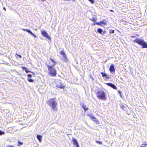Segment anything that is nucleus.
I'll list each match as a JSON object with an SVG mask.
<instances>
[{
	"label": "nucleus",
	"mask_w": 147,
	"mask_h": 147,
	"mask_svg": "<svg viewBox=\"0 0 147 147\" xmlns=\"http://www.w3.org/2000/svg\"><path fill=\"white\" fill-rule=\"evenodd\" d=\"M49 59L50 61L52 62L53 64L52 65H50L49 64H46L49 71L48 74L51 76L55 77L57 75V73L56 70L54 67L55 65L57 64V62L55 60L51 58H50Z\"/></svg>",
	"instance_id": "obj_1"
},
{
	"label": "nucleus",
	"mask_w": 147,
	"mask_h": 147,
	"mask_svg": "<svg viewBox=\"0 0 147 147\" xmlns=\"http://www.w3.org/2000/svg\"><path fill=\"white\" fill-rule=\"evenodd\" d=\"M47 104L53 111H57V103L55 100V98H53L49 99L47 101Z\"/></svg>",
	"instance_id": "obj_2"
},
{
	"label": "nucleus",
	"mask_w": 147,
	"mask_h": 147,
	"mask_svg": "<svg viewBox=\"0 0 147 147\" xmlns=\"http://www.w3.org/2000/svg\"><path fill=\"white\" fill-rule=\"evenodd\" d=\"M96 97L98 99L103 100L107 99L106 94L105 92L101 90L95 92Z\"/></svg>",
	"instance_id": "obj_3"
},
{
	"label": "nucleus",
	"mask_w": 147,
	"mask_h": 147,
	"mask_svg": "<svg viewBox=\"0 0 147 147\" xmlns=\"http://www.w3.org/2000/svg\"><path fill=\"white\" fill-rule=\"evenodd\" d=\"M133 42L137 43L140 45L142 46V48H147V43L143 39L136 38L133 41Z\"/></svg>",
	"instance_id": "obj_4"
},
{
	"label": "nucleus",
	"mask_w": 147,
	"mask_h": 147,
	"mask_svg": "<svg viewBox=\"0 0 147 147\" xmlns=\"http://www.w3.org/2000/svg\"><path fill=\"white\" fill-rule=\"evenodd\" d=\"M60 54L62 55L63 57L62 59L63 61L65 62H67L68 61V59L67 58L66 55L64 51L62 50L60 52Z\"/></svg>",
	"instance_id": "obj_5"
},
{
	"label": "nucleus",
	"mask_w": 147,
	"mask_h": 147,
	"mask_svg": "<svg viewBox=\"0 0 147 147\" xmlns=\"http://www.w3.org/2000/svg\"><path fill=\"white\" fill-rule=\"evenodd\" d=\"M41 34L42 35L47 38L49 40H51V38L48 35V34L45 30H42L41 31Z\"/></svg>",
	"instance_id": "obj_6"
},
{
	"label": "nucleus",
	"mask_w": 147,
	"mask_h": 147,
	"mask_svg": "<svg viewBox=\"0 0 147 147\" xmlns=\"http://www.w3.org/2000/svg\"><path fill=\"white\" fill-rule=\"evenodd\" d=\"M101 24L105 25H106L107 24L106 20L105 19H103L102 21H100L99 22H96L94 23L93 24L95 25L96 24L98 25H101Z\"/></svg>",
	"instance_id": "obj_7"
},
{
	"label": "nucleus",
	"mask_w": 147,
	"mask_h": 147,
	"mask_svg": "<svg viewBox=\"0 0 147 147\" xmlns=\"http://www.w3.org/2000/svg\"><path fill=\"white\" fill-rule=\"evenodd\" d=\"M89 117L92 119V120L94 122H95L97 124H99V122L98 120H97L96 118L92 115H89Z\"/></svg>",
	"instance_id": "obj_8"
},
{
	"label": "nucleus",
	"mask_w": 147,
	"mask_h": 147,
	"mask_svg": "<svg viewBox=\"0 0 147 147\" xmlns=\"http://www.w3.org/2000/svg\"><path fill=\"white\" fill-rule=\"evenodd\" d=\"M57 87L61 89H63L65 86L61 82H59L57 84Z\"/></svg>",
	"instance_id": "obj_9"
},
{
	"label": "nucleus",
	"mask_w": 147,
	"mask_h": 147,
	"mask_svg": "<svg viewBox=\"0 0 147 147\" xmlns=\"http://www.w3.org/2000/svg\"><path fill=\"white\" fill-rule=\"evenodd\" d=\"M109 70L111 73H114L115 72V69L113 65L112 64L110 66Z\"/></svg>",
	"instance_id": "obj_10"
},
{
	"label": "nucleus",
	"mask_w": 147,
	"mask_h": 147,
	"mask_svg": "<svg viewBox=\"0 0 147 147\" xmlns=\"http://www.w3.org/2000/svg\"><path fill=\"white\" fill-rule=\"evenodd\" d=\"M72 140L74 145H76V147H80L77 140L74 138H72Z\"/></svg>",
	"instance_id": "obj_11"
},
{
	"label": "nucleus",
	"mask_w": 147,
	"mask_h": 147,
	"mask_svg": "<svg viewBox=\"0 0 147 147\" xmlns=\"http://www.w3.org/2000/svg\"><path fill=\"white\" fill-rule=\"evenodd\" d=\"M22 30L24 31H26L29 33H30L34 37H36V36L32 32L30 31V30L29 29H22Z\"/></svg>",
	"instance_id": "obj_12"
},
{
	"label": "nucleus",
	"mask_w": 147,
	"mask_h": 147,
	"mask_svg": "<svg viewBox=\"0 0 147 147\" xmlns=\"http://www.w3.org/2000/svg\"><path fill=\"white\" fill-rule=\"evenodd\" d=\"M81 107L83 108V109L85 111H86V110L88 109V107H86V106L84 105V103L82 104L81 105Z\"/></svg>",
	"instance_id": "obj_13"
},
{
	"label": "nucleus",
	"mask_w": 147,
	"mask_h": 147,
	"mask_svg": "<svg viewBox=\"0 0 147 147\" xmlns=\"http://www.w3.org/2000/svg\"><path fill=\"white\" fill-rule=\"evenodd\" d=\"M36 137L40 142H41V141L42 138V136L37 135L36 136Z\"/></svg>",
	"instance_id": "obj_14"
},
{
	"label": "nucleus",
	"mask_w": 147,
	"mask_h": 147,
	"mask_svg": "<svg viewBox=\"0 0 147 147\" xmlns=\"http://www.w3.org/2000/svg\"><path fill=\"white\" fill-rule=\"evenodd\" d=\"M90 20L93 22H95L97 20V18H92L90 19Z\"/></svg>",
	"instance_id": "obj_15"
},
{
	"label": "nucleus",
	"mask_w": 147,
	"mask_h": 147,
	"mask_svg": "<svg viewBox=\"0 0 147 147\" xmlns=\"http://www.w3.org/2000/svg\"><path fill=\"white\" fill-rule=\"evenodd\" d=\"M98 32L101 34L102 32V30L100 28H98Z\"/></svg>",
	"instance_id": "obj_16"
},
{
	"label": "nucleus",
	"mask_w": 147,
	"mask_h": 147,
	"mask_svg": "<svg viewBox=\"0 0 147 147\" xmlns=\"http://www.w3.org/2000/svg\"><path fill=\"white\" fill-rule=\"evenodd\" d=\"M100 73L103 77H105L107 76V74L105 73L101 72Z\"/></svg>",
	"instance_id": "obj_17"
},
{
	"label": "nucleus",
	"mask_w": 147,
	"mask_h": 147,
	"mask_svg": "<svg viewBox=\"0 0 147 147\" xmlns=\"http://www.w3.org/2000/svg\"><path fill=\"white\" fill-rule=\"evenodd\" d=\"M27 80L28 82H32L34 81V80L30 78L27 79Z\"/></svg>",
	"instance_id": "obj_18"
},
{
	"label": "nucleus",
	"mask_w": 147,
	"mask_h": 147,
	"mask_svg": "<svg viewBox=\"0 0 147 147\" xmlns=\"http://www.w3.org/2000/svg\"><path fill=\"white\" fill-rule=\"evenodd\" d=\"M18 146H20L21 145L23 144V143L21 142L20 141H18Z\"/></svg>",
	"instance_id": "obj_19"
},
{
	"label": "nucleus",
	"mask_w": 147,
	"mask_h": 147,
	"mask_svg": "<svg viewBox=\"0 0 147 147\" xmlns=\"http://www.w3.org/2000/svg\"><path fill=\"white\" fill-rule=\"evenodd\" d=\"M111 87L114 89H117V88L113 84L112 85Z\"/></svg>",
	"instance_id": "obj_20"
},
{
	"label": "nucleus",
	"mask_w": 147,
	"mask_h": 147,
	"mask_svg": "<svg viewBox=\"0 0 147 147\" xmlns=\"http://www.w3.org/2000/svg\"><path fill=\"white\" fill-rule=\"evenodd\" d=\"M109 32L110 34L114 33L115 32V31L114 30H110Z\"/></svg>",
	"instance_id": "obj_21"
},
{
	"label": "nucleus",
	"mask_w": 147,
	"mask_h": 147,
	"mask_svg": "<svg viewBox=\"0 0 147 147\" xmlns=\"http://www.w3.org/2000/svg\"><path fill=\"white\" fill-rule=\"evenodd\" d=\"M5 134V132H4L0 130V135H4Z\"/></svg>",
	"instance_id": "obj_22"
},
{
	"label": "nucleus",
	"mask_w": 147,
	"mask_h": 147,
	"mask_svg": "<svg viewBox=\"0 0 147 147\" xmlns=\"http://www.w3.org/2000/svg\"><path fill=\"white\" fill-rule=\"evenodd\" d=\"M96 142L97 143L100 144H102V142L96 140Z\"/></svg>",
	"instance_id": "obj_23"
},
{
	"label": "nucleus",
	"mask_w": 147,
	"mask_h": 147,
	"mask_svg": "<svg viewBox=\"0 0 147 147\" xmlns=\"http://www.w3.org/2000/svg\"><path fill=\"white\" fill-rule=\"evenodd\" d=\"M21 68H22L23 70H24L25 71H26V70L28 69L26 67H21Z\"/></svg>",
	"instance_id": "obj_24"
},
{
	"label": "nucleus",
	"mask_w": 147,
	"mask_h": 147,
	"mask_svg": "<svg viewBox=\"0 0 147 147\" xmlns=\"http://www.w3.org/2000/svg\"><path fill=\"white\" fill-rule=\"evenodd\" d=\"M21 68H22L23 70H24L25 71H26V70L28 69L26 67H21Z\"/></svg>",
	"instance_id": "obj_25"
},
{
	"label": "nucleus",
	"mask_w": 147,
	"mask_h": 147,
	"mask_svg": "<svg viewBox=\"0 0 147 147\" xmlns=\"http://www.w3.org/2000/svg\"><path fill=\"white\" fill-rule=\"evenodd\" d=\"M106 84L107 85H108V86H110L111 87L112 85L113 84L112 83H106Z\"/></svg>",
	"instance_id": "obj_26"
},
{
	"label": "nucleus",
	"mask_w": 147,
	"mask_h": 147,
	"mask_svg": "<svg viewBox=\"0 0 147 147\" xmlns=\"http://www.w3.org/2000/svg\"><path fill=\"white\" fill-rule=\"evenodd\" d=\"M16 55H17L18 57H19L20 58H22V56L20 55H19L17 53H16L15 54V56Z\"/></svg>",
	"instance_id": "obj_27"
},
{
	"label": "nucleus",
	"mask_w": 147,
	"mask_h": 147,
	"mask_svg": "<svg viewBox=\"0 0 147 147\" xmlns=\"http://www.w3.org/2000/svg\"><path fill=\"white\" fill-rule=\"evenodd\" d=\"M121 107L122 109L123 110L124 108L125 107V106L124 105L122 104L121 105Z\"/></svg>",
	"instance_id": "obj_28"
},
{
	"label": "nucleus",
	"mask_w": 147,
	"mask_h": 147,
	"mask_svg": "<svg viewBox=\"0 0 147 147\" xmlns=\"http://www.w3.org/2000/svg\"><path fill=\"white\" fill-rule=\"evenodd\" d=\"M143 147H146L147 146V144H144L142 145Z\"/></svg>",
	"instance_id": "obj_29"
},
{
	"label": "nucleus",
	"mask_w": 147,
	"mask_h": 147,
	"mask_svg": "<svg viewBox=\"0 0 147 147\" xmlns=\"http://www.w3.org/2000/svg\"><path fill=\"white\" fill-rule=\"evenodd\" d=\"M90 1L92 3H94V0H88Z\"/></svg>",
	"instance_id": "obj_30"
},
{
	"label": "nucleus",
	"mask_w": 147,
	"mask_h": 147,
	"mask_svg": "<svg viewBox=\"0 0 147 147\" xmlns=\"http://www.w3.org/2000/svg\"><path fill=\"white\" fill-rule=\"evenodd\" d=\"M27 76L28 77L30 78L32 76L30 74H28L27 75Z\"/></svg>",
	"instance_id": "obj_31"
},
{
	"label": "nucleus",
	"mask_w": 147,
	"mask_h": 147,
	"mask_svg": "<svg viewBox=\"0 0 147 147\" xmlns=\"http://www.w3.org/2000/svg\"><path fill=\"white\" fill-rule=\"evenodd\" d=\"M118 92L120 94V96H121V94H122V92H121V91H118Z\"/></svg>",
	"instance_id": "obj_32"
},
{
	"label": "nucleus",
	"mask_w": 147,
	"mask_h": 147,
	"mask_svg": "<svg viewBox=\"0 0 147 147\" xmlns=\"http://www.w3.org/2000/svg\"><path fill=\"white\" fill-rule=\"evenodd\" d=\"M25 72L26 73L30 72V71L28 70L27 69L25 71Z\"/></svg>",
	"instance_id": "obj_33"
},
{
	"label": "nucleus",
	"mask_w": 147,
	"mask_h": 147,
	"mask_svg": "<svg viewBox=\"0 0 147 147\" xmlns=\"http://www.w3.org/2000/svg\"><path fill=\"white\" fill-rule=\"evenodd\" d=\"M7 147H14V146L12 145H10L8 146Z\"/></svg>",
	"instance_id": "obj_34"
},
{
	"label": "nucleus",
	"mask_w": 147,
	"mask_h": 147,
	"mask_svg": "<svg viewBox=\"0 0 147 147\" xmlns=\"http://www.w3.org/2000/svg\"><path fill=\"white\" fill-rule=\"evenodd\" d=\"M135 37V36H131V38H134Z\"/></svg>",
	"instance_id": "obj_35"
},
{
	"label": "nucleus",
	"mask_w": 147,
	"mask_h": 147,
	"mask_svg": "<svg viewBox=\"0 0 147 147\" xmlns=\"http://www.w3.org/2000/svg\"><path fill=\"white\" fill-rule=\"evenodd\" d=\"M109 11H111L112 12H114V11L110 9V10Z\"/></svg>",
	"instance_id": "obj_36"
},
{
	"label": "nucleus",
	"mask_w": 147,
	"mask_h": 147,
	"mask_svg": "<svg viewBox=\"0 0 147 147\" xmlns=\"http://www.w3.org/2000/svg\"><path fill=\"white\" fill-rule=\"evenodd\" d=\"M106 78H107V79H109V76H107L106 77Z\"/></svg>",
	"instance_id": "obj_37"
},
{
	"label": "nucleus",
	"mask_w": 147,
	"mask_h": 147,
	"mask_svg": "<svg viewBox=\"0 0 147 147\" xmlns=\"http://www.w3.org/2000/svg\"><path fill=\"white\" fill-rule=\"evenodd\" d=\"M3 9L5 10V11H6V9L4 7L3 8Z\"/></svg>",
	"instance_id": "obj_38"
},
{
	"label": "nucleus",
	"mask_w": 147,
	"mask_h": 147,
	"mask_svg": "<svg viewBox=\"0 0 147 147\" xmlns=\"http://www.w3.org/2000/svg\"><path fill=\"white\" fill-rule=\"evenodd\" d=\"M30 72L31 73H32V74H34V73L33 72H31V71H30Z\"/></svg>",
	"instance_id": "obj_39"
},
{
	"label": "nucleus",
	"mask_w": 147,
	"mask_h": 147,
	"mask_svg": "<svg viewBox=\"0 0 147 147\" xmlns=\"http://www.w3.org/2000/svg\"><path fill=\"white\" fill-rule=\"evenodd\" d=\"M49 64H51V63H50V62L49 63Z\"/></svg>",
	"instance_id": "obj_40"
},
{
	"label": "nucleus",
	"mask_w": 147,
	"mask_h": 147,
	"mask_svg": "<svg viewBox=\"0 0 147 147\" xmlns=\"http://www.w3.org/2000/svg\"><path fill=\"white\" fill-rule=\"evenodd\" d=\"M140 147H142V146L141 145V146H140Z\"/></svg>",
	"instance_id": "obj_41"
},
{
	"label": "nucleus",
	"mask_w": 147,
	"mask_h": 147,
	"mask_svg": "<svg viewBox=\"0 0 147 147\" xmlns=\"http://www.w3.org/2000/svg\"><path fill=\"white\" fill-rule=\"evenodd\" d=\"M74 1H75L76 0H73Z\"/></svg>",
	"instance_id": "obj_42"
},
{
	"label": "nucleus",
	"mask_w": 147,
	"mask_h": 147,
	"mask_svg": "<svg viewBox=\"0 0 147 147\" xmlns=\"http://www.w3.org/2000/svg\"><path fill=\"white\" fill-rule=\"evenodd\" d=\"M104 33H105V32H104Z\"/></svg>",
	"instance_id": "obj_43"
}]
</instances>
